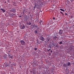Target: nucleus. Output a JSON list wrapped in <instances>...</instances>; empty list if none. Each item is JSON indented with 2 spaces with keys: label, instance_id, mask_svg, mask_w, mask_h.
<instances>
[{
  "label": "nucleus",
  "instance_id": "nucleus-23",
  "mask_svg": "<svg viewBox=\"0 0 74 74\" xmlns=\"http://www.w3.org/2000/svg\"><path fill=\"white\" fill-rule=\"evenodd\" d=\"M71 18H73V16H71Z\"/></svg>",
  "mask_w": 74,
  "mask_h": 74
},
{
  "label": "nucleus",
  "instance_id": "nucleus-32",
  "mask_svg": "<svg viewBox=\"0 0 74 74\" xmlns=\"http://www.w3.org/2000/svg\"><path fill=\"white\" fill-rule=\"evenodd\" d=\"M21 29H23V28H21Z\"/></svg>",
  "mask_w": 74,
  "mask_h": 74
},
{
  "label": "nucleus",
  "instance_id": "nucleus-33",
  "mask_svg": "<svg viewBox=\"0 0 74 74\" xmlns=\"http://www.w3.org/2000/svg\"><path fill=\"white\" fill-rule=\"evenodd\" d=\"M1 7V6L0 5V8Z\"/></svg>",
  "mask_w": 74,
  "mask_h": 74
},
{
  "label": "nucleus",
  "instance_id": "nucleus-29",
  "mask_svg": "<svg viewBox=\"0 0 74 74\" xmlns=\"http://www.w3.org/2000/svg\"><path fill=\"white\" fill-rule=\"evenodd\" d=\"M47 40H48V41H49V39H47Z\"/></svg>",
  "mask_w": 74,
  "mask_h": 74
},
{
  "label": "nucleus",
  "instance_id": "nucleus-1",
  "mask_svg": "<svg viewBox=\"0 0 74 74\" xmlns=\"http://www.w3.org/2000/svg\"><path fill=\"white\" fill-rule=\"evenodd\" d=\"M20 42L21 43L22 45H25V42L23 40H21L20 41Z\"/></svg>",
  "mask_w": 74,
  "mask_h": 74
},
{
  "label": "nucleus",
  "instance_id": "nucleus-3",
  "mask_svg": "<svg viewBox=\"0 0 74 74\" xmlns=\"http://www.w3.org/2000/svg\"><path fill=\"white\" fill-rule=\"evenodd\" d=\"M40 40H42V41H44V38H43V36H40Z\"/></svg>",
  "mask_w": 74,
  "mask_h": 74
},
{
  "label": "nucleus",
  "instance_id": "nucleus-20",
  "mask_svg": "<svg viewBox=\"0 0 74 74\" xmlns=\"http://www.w3.org/2000/svg\"><path fill=\"white\" fill-rule=\"evenodd\" d=\"M35 33H37V31L36 30L35 31Z\"/></svg>",
  "mask_w": 74,
  "mask_h": 74
},
{
  "label": "nucleus",
  "instance_id": "nucleus-27",
  "mask_svg": "<svg viewBox=\"0 0 74 74\" xmlns=\"http://www.w3.org/2000/svg\"><path fill=\"white\" fill-rule=\"evenodd\" d=\"M50 52L52 53V51L51 50Z\"/></svg>",
  "mask_w": 74,
  "mask_h": 74
},
{
  "label": "nucleus",
  "instance_id": "nucleus-30",
  "mask_svg": "<svg viewBox=\"0 0 74 74\" xmlns=\"http://www.w3.org/2000/svg\"><path fill=\"white\" fill-rule=\"evenodd\" d=\"M19 17H21V16H19Z\"/></svg>",
  "mask_w": 74,
  "mask_h": 74
},
{
  "label": "nucleus",
  "instance_id": "nucleus-11",
  "mask_svg": "<svg viewBox=\"0 0 74 74\" xmlns=\"http://www.w3.org/2000/svg\"><path fill=\"white\" fill-rule=\"evenodd\" d=\"M70 64H71V63L70 62H68L67 64V66H69L70 65Z\"/></svg>",
  "mask_w": 74,
  "mask_h": 74
},
{
  "label": "nucleus",
  "instance_id": "nucleus-10",
  "mask_svg": "<svg viewBox=\"0 0 74 74\" xmlns=\"http://www.w3.org/2000/svg\"><path fill=\"white\" fill-rule=\"evenodd\" d=\"M13 5H14V6H16V5H16V3L15 2H13Z\"/></svg>",
  "mask_w": 74,
  "mask_h": 74
},
{
  "label": "nucleus",
  "instance_id": "nucleus-24",
  "mask_svg": "<svg viewBox=\"0 0 74 74\" xmlns=\"http://www.w3.org/2000/svg\"><path fill=\"white\" fill-rule=\"evenodd\" d=\"M65 15H67V13H65Z\"/></svg>",
  "mask_w": 74,
  "mask_h": 74
},
{
  "label": "nucleus",
  "instance_id": "nucleus-5",
  "mask_svg": "<svg viewBox=\"0 0 74 74\" xmlns=\"http://www.w3.org/2000/svg\"><path fill=\"white\" fill-rule=\"evenodd\" d=\"M15 15V14H13L12 13L10 14V17H12V16H14Z\"/></svg>",
  "mask_w": 74,
  "mask_h": 74
},
{
  "label": "nucleus",
  "instance_id": "nucleus-17",
  "mask_svg": "<svg viewBox=\"0 0 74 74\" xmlns=\"http://www.w3.org/2000/svg\"><path fill=\"white\" fill-rule=\"evenodd\" d=\"M9 66V65H8V64H6L5 65V67H7V66Z\"/></svg>",
  "mask_w": 74,
  "mask_h": 74
},
{
  "label": "nucleus",
  "instance_id": "nucleus-26",
  "mask_svg": "<svg viewBox=\"0 0 74 74\" xmlns=\"http://www.w3.org/2000/svg\"><path fill=\"white\" fill-rule=\"evenodd\" d=\"M7 1H8V2H10V0H7Z\"/></svg>",
  "mask_w": 74,
  "mask_h": 74
},
{
  "label": "nucleus",
  "instance_id": "nucleus-34",
  "mask_svg": "<svg viewBox=\"0 0 74 74\" xmlns=\"http://www.w3.org/2000/svg\"><path fill=\"white\" fill-rule=\"evenodd\" d=\"M23 14H24V11H23Z\"/></svg>",
  "mask_w": 74,
  "mask_h": 74
},
{
  "label": "nucleus",
  "instance_id": "nucleus-36",
  "mask_svg": "<svg viewBox=\"0 0 74 74\" xmlns=\"http://www.w3.org/2000/svg\"><path fill=\"white\" fill-rule=\"evenodd\" d=\"M41 12H42V11H40Z\"/></svg>",
  "mask_w": 74,
  "mask_h": 74
},
{
  "label": "nucleus",
  "instance_id": "nucleus-7",
  "mask_svg": "<svg viewBox=\"0 0 74 74\" xmlns=\"http://www.w3.org/2000/svg\"><path fill=\"white\" fill-rule=\"evenodd\" d=\"M42 20H40V21L39 22V23H40V25H42Z\"/></svg>",
  "mask_w": 74,
  "mask_h": 74
},
{
  "label": "nucleus",
  "instance_id": "nucleus-4",
  "mask_svg": "<svg viewBox=\"0 0 74 74\" xmlns=\"http://www.w3.org/2000/svg\"><path fill=\"white\" fill-rule=\"evenodd\" d=\"M63 33V31L62 30H60V31L59 32V34L60 35H61Z\"/></svg>",
  "mask_w": 74,
  "mask_h": 74
},
{
  "label": "nucleus",
  "instance_id": "nucleus-2",
  "mask_svg": "<svg viewBox=\"0 0 74 74\" xmlns=\"http://www.w3.org/2000/svg\"><path fill=\"white\" fill-rule=\"evenodd\" d=\"M10 11L12 12H16V10L15 8H12Z\"/></svg>",
  "mask_w": 74,
  "mask_h": 74
},
{
  "label": "nucleus",
  "instance_id": "nucleus-6",
  "mask_svg": "<svg viewBox=\"0 0 74 74\" xmlns=\"http://www.w3.org/2000/svg\"><path fill=\"white\" fill-rule=\"evenodd\" d=\"M0 10H2V11H3V12H5V10L1 8H0Z\"/></svg>",
  "mask_w": 74,
  "mask_h": 74
},
{
  "label": "nucleus",
  "instance_id": "nucleus-25",
  "mask_svg": "<svg viewBox=\"0 0 74 74\" xmlns=\"http://www.w3.org/2000/svg\"><path fill=\"white\" fill-rule=\"evenodd\" d=\"M53 19L54 20H55V18H54V17H53Z\"/></svg>",
  "mask_w": 74,
  "mask_h": 74
},
{
  "label": "nucleus",
  "instance_id": "nucleus-12",
  "mask_svg": "<svg viewBox=\"0 0 74 74\" xmlns=\"http://www.w3.org/2000/svg\"><path fill=\"white\" fill-rule=\"evenodd\" d=\"M34 27H36V28H38V26H37V25H34Z\"/></svg>",
  "mask_w": 74,
  "mask_h": 74
},
{
  "label": "nucleus",
  "instance_id": "nucleus-8",
  "mask_svg": "<svg viewBox=\"0 0 74 74\" xmlns=\"http://www.w3.org/2000/svg\"><path fill=\"white\" fill-rule=\"evenodd\" d=\"M8 58H11V59L13 58L12 56L11 55H9Z\"/></svg>",
  "mask_w": 74,
  "mask_h": 74
},
{
  "label": "nucleus",
  "instance_id": "nucleus-18",
  "mask_svg": "<svg viewBox=\"0 0 74 74\" xmlns=\"http://www.w3.org/2000/svg\"><path fill=\"white\" fill-rule=\"evenodd\" d=\"M54 38L55 39V40H56V39H58V37H57L56 36H55L54 37Z\"/></svg>",
  "mask_w": 74,
  "mask_h": 74
},
{
  "label": "nucleus",
  "instance_id": "nucleus-13",
  "mask_svg": "<svg viewBox=\"0 0 74 74\" xmlns=\"http://www.w3.org/2000/svg\"><path fill=\"white\" fill-rule=\"evenodd\" d=\"M63 66L64 67H67V65L66 64H64Z\"/></svg>",
  "mask_w": 74,
  "mask_h": 74
},
{
  "label": "nucleus",
  "instance_id": "nucleus-31",
  "mask_svg": "<svg viewBox=\"0 0 74 74\" xmlns=\"http://www.w3.org/2000/svg\"><path fill=\"white\" fill-rule=\"evenodd\" d=\"M5 3H6V1L5 2Z\"/></svg>",
  "mask_w": 74,
  "mask_h": 74
},
{
  "label": "nucleus",
  "instance_id": "nucleus-15",
  "mask_svg": "<svg viewBox=\"0 0 74 74\" xmlns=\"http://www.w3.org/2000/svg\"><path fill=\"white\" fill-rule=\"evenodd\" d=\"M27 24L28 25H31V23L30 22H29V23H27Z\"/></svg>",
  "mask_w": 74,
  "mask_h": 74
},
{
  "label": "nucleus",
  "instance_id": "nucleus-28",
  "mask_svg": "<svg viewBox=\"0 0 74 74\" xmlns=\"http://www.w3.org/2000/svg\"><path fill=\"white\" fill-rule=\"evenodd\" d=\"M35 8H36V6H34V9H35Z\"/></svg>",
  "mask_w": 74,
  "mask_h": 74
},
{
  "label": "nucleus",
  "instance_id": "nucleus-16",
  "mask_svg": "<svg viewBox=\"0 0 74 74\" xmlns=\"http://www.w3.org/2000/svg\"><path fill=\"white\" fill-rule=\"evenodd\" d=\"M22 28H25V25H22Z\"/></svg>",
  "mask_w": 74,
  "mask_h": 74
},
{
  "label": "nucleus",
  "instance_id": "nucleus-9",
  "mask_svg": "<svg viewBox=\"0 0 74 74\" xmlns=\"http://www.w3.org/2000/svg\"><path fill=\"white\" fill-rule=\"evenodd\" d=\"M60 11H63V12H65L64 10V9H60Z\"/></svg>",
  "mask_w": 74,
  "mask_h": 74
},
{
  "label": "nucleus",
  "instance_id": "nucleus-14",
  "mask_svg": "<svg viewBox=\"0 0 74 74\" xmlns=\"http://www.w3.org/2000/svg\"><path fill=\"white\" fill-rule=\"evenodd\" d=\"M60 14H62L63 16V15H64V14L63 13V12L60 11Z\"/></svg>",
  "mask_w": 74,
  "mask_h": 74
},
{
  "label": "nucleus",
  "instance_id": "nucleus-35",
  "mask_svg": "<svg viewBox=\"0 0 74 74\" xmlns=\"http://www.w3.org/2000/svg\"><path fill=\"white\" fill-rule=\"evenodd\" d=\"M9 52H10V51H9Z\"/></svg>",
  "mask_w": 74,
  "mask_h": 74
},
{
  "label": "nucleus",
  "instance_id": "nucleus-21",
  "mask_svg": "<svg viewBox=\"0 0 74 74\" xmlns=\"http://www.w3.org/2000/svg\"><path fill=\"white\" fill-rule=\"evenodd\" d=\"M34 49H35V51H36V50H37V48H34Z\"/></svg>",
  "mask_w": 74,
  "mask_h": 74
},
{
  "label": "nucleus",
  "instance_id": "nucleus-22",
  "mask_svg": "<svg viewBox=\"0 0 74 74\" xmlns=\"http://www.w3.org/2000/svg\"><path fill=\"white\" fill-rule=\"evenodd\" d=\"M51 51V49H49L48 50V51H49H49Z\"/></svg>",
  "mask_w": 74,
  "mask_h": 74
},
{
  "label": "nucleus",
  "instance_id": "nucleus-19",
  "mask_svg": "<svg viewBox=\"0 0 74 74\" xmlns=\"http://www.w3.org/2000/svg\"><path fill=\"white\" fill-rule=\"evenodd\" d=\"M63 42H60L59 44H62Z\"/></svg>",
  "mask_w": 74,
  "mask_h": 74
}]
</instances>
